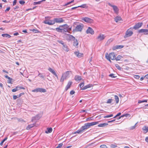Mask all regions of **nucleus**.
<instances>
[{"instance_id": "f257e3e1", "label": "nucleus", "mask_w": 148, "mask_h": 148, "mask_svg": "<svg viewBox=\"0 0 148 148\" xmlns=\"http://www.w3.org/2000/svg\"><path fill=\"white\" fill-rule=\"evenodd\" d=\"M99 122L98 121L92 122L91 123H87L85 124L84 126L81 127V128L84 132L85 130L88 129L91 126L97 124Z\"/></svg>"}, {"instance_id": "f03ea898", "label": "nucleus", "mask_w": 148, "mask_h": 148, "mask_svg": "<svg viewBox=\"0 0 148 148\" xmlns=\"http://www.w3.org/2000/svg\"><path fill=\"white\" fill-rule=\"evenodd\" d=\"M71 73V71H68L63 73L61 78L60 81L63 82L65 79L69 77V75Z\"/></svg>"}, {"instance_id": "7ed1b4c3", "label": "nucleus", "mask_w": 148, "mask_h": 148, "mask_svg": "<svg viewBox=\"0 0 148 148\" xmlns=\"http://www.w3.org/2000/svg\"><path fill=\"white\" fill-rule=\"evenodd\" d=\"M69 37L70 40L73 41V45L75 47L77 48L78 47V42L77 39H75L74 37L70 35L69 36Z\"/></svg>"}, {"instance_id": "20e7f679", "label": "nucleus", "mask_w": 148, "mask_h": 148, "mask_svg": "<svg viewBox=\"0 0 148 148\" xmlns=\"http://www.w3.org/2000/svg\"><path fill=\"white\" fill-rule=\"evenodd\" d=\"M105 57L106 59L111 62L110 59L112 60H114L115 59V56L114 53L112 52L110 53L109 55L107 53L106 54Z\"/></svg>"}, {"instance_id": "39448f33", "label": "nucleus", "mask_w": 148, "mask_h": 148, "mask_svg": "<svg viewBox=\"0 0 148 148\" xmlns=\"http://www.w3.org/2000/svg\"><path fill=\"white\" fill-rule=\"evenodd\" d=\"M84 27V25L82 24H80L77 25L75 27L74 31L75 32H81Z\"/></svg>"}, {"instance_id": "423d86ee", "label": "nucleus", "mask_w": 148, "mask_h": 148, "mask_svg": "<svg viewBox=\"0 0 148 148\" xmlns=\"http://www.w3.org/2000/svg\"><path fill=\"white\" fill-rule=\"evenodd\" d=\"M133 34L132 31L130 29H128L125 33V34L124 36L125 38L131 36Z\"/></svg>"}, {"instance_id": "0eeeda50", "label": "nucleus", "mask_w": 148, "mask_h": 148, "mask_svg": "<svg viewBox=\"0 0 148 148\" xmlns=\"http://www.w3.org/2000/svg\"><path fill=\"white\" fill-rule=\"evenodd\" d=\"M44 23L45 24H47L49 25H53L55 24L53 19V20H46L44 21Z\"/></svg>"}, {"instance_id": "6e6552de", "label": "nucleus", "mask_w": 148, "mask_h": 148, "mask_svg": "<svg viewBox=\"0 0 148 148\" xmlns=\"http://www.w3.org/2000/svg\"><path fill=\"white\" fill-rule=\"evenodd\" d=\"M53 20L54 21V23H61L63 22L64 21V20L62 18H54Z\"/></svg>"}, {"instance_id": "1a4fd4ad", "label": "nucleus", "mask_w": 148, "mask_h": 148, "mask_svg": "<svg viewBox=\"0 0 148 148\" xmlns=\"http://www.w3.org/2000/svg\"><path fill=\"white\" fill-rule=\"evenodd\" d=\"M82 20L86 22L89 23L93 22V20L92 19L88 17L83 18Z\"/></svg>"}, {"instance_id": "9d476101", "label": "nucleus", "mask_w": 148, "mask_h": 148, "mask_svg": "<svg viewBox=\"0 0 148 148\" xmlns=\"http://www.w3.org/2000/svg\"><path fill=\"white\" fill-rule=\"evenodd\" d=\"M106 37V36L105 35L100 34L97 36V39L99 41H102L104 40Z\"/></svg>"}, {"instance_id": "9b49d317", "label": "nucleus", "mask_w": 148, "mask_h": 148, "mask_svg": "<svg viewBox=\"0 0 148 148\" xmlns=\"http://www.w3.org/2000/svg\"><path fill=\"white\" fill-rule=\"evenodd\" d=\"M139 33H144V34L145 35H148V29H140L138 31Z\"/></svg>"}, {"instance_id": "f8f14e48", "label": "nucleus", "mask_w": 148, "mask_h": 148, "mask_svg": "<svg viewBox=\"0 0 148 148\" xmlns=\"http://www.w3.org/2000/svg\"><path fill=\"white\" fill-rule=\"evenodd\" d=\"M86 33L87 34H90L92 35L94 34V32L91 28L89 27L86 31Z\"/></svg>"}, {"instance_id": "ddd939ff", "label": "nucleus", "mask_w": 148, "mask_h": 148, "mask_svg": "<svg viewBox=\"0 0 148 148\" xmlns=\"http://www.w3.org/2000/svg\"><path fill=\"white\" fill-rule=\"evenodd\" d=\"M67 26V25L66 24L62 26H60L58 28H56V31L59 32H63V28L62 27H63V26Z\"/></svg>"}, {"instance_id": "4468645a", "label": "nucleus", "mask_w": 148, "mask_h": 148, "mask_svg": "<svg viewBox=\"0 0 148 148\" xmlns=\"http://www.w3.org/2000/svg\"><path fill=\"white\" fill-rule=\"evenodd\" d=\"M109 5L110 6L112 7L113 9L114 10V12L116 13H118L119 10L118 9V8L116 6L112 5L110 3H109Z\"/></svg>"}, {"instance_id": "2eb2a0df", "label": "nucleus", "mask_w": 148, "mask_h": 148, "mask_svg": "<svg viewBox=\"0 0 148 148\" xmlns=\"http://www.w3.org/2000/svg\"><path fill=\"white\" fill-rule=\"evenodd\" d=\"M142 24L143 23H138L134 26L133 29H137L140 28L142 26Z\"/></svg>"}, {"instance_id": "dca6fc26", "label": "nucleus", "mask_w": 148, "mask_h": 148, "mask_svg": "<svg viewBox=\"0 0 148 148\" xmlns=\"http://www.w3.org/2000/svg\"><path fill=\"white\" fill-rule=\"evenodd\" d=\"M124 46L122 45H118L114 46L113 47V50H115L116 49H121L123 48Z\"/></svg>"}, {"instance_id": "f3484780", "label": "nucleus", "mask_w": 148, "mask_h": 148, "mask_svg": "<svg viewBox=\"0 0 148 148\" xmlns=\"http://www.w3.org/2000/svg\"><path fill=\"white\" fill-rule=\"evenodd\" d=\"M75 54L77 56L78 58H81L82 57L83 55V53H80L78 51H76L74 52Z\"/></svg>"}, {"instance_id": "a211bd4d", "label": "nucleus", "mask_w": 148, "mask_h": 148, "mask_svg": "<svg viewBox=\"0 0 148 148\" xmlns=\"http://www.w3.org/2000/svg\"><path fill=\"white\" fill-rule=\"evenodd\" d=\"M72 82H69L67 84V86H66V88H65V90H68L69 88H70L71 87V86L72 84Z\"/></svg>"}, {"instance_id": "6ab92c4d", "label": "nucleus", "mask_w": 148, "mask_h": 148, "mask_svg": "<svg viewBox=\"0 0 148 148\" xmlns=\"http://www.w3.org/2000/svg\"><path fill=\"white\" fill-rule=\"evenodd\" d=\"M62 48L64 51L66 52H68L69 51V48L68 46L65 44L63 45Z\"/></svg>"}, {"instance_id": "aec40b11", "label": "nucleus", "mask_w": 148, "mask_h": 148, "mask_svg": "<svg viewBox=\"0 0 148 148\" xmlns=\"http://www.w3.org/2000/svg\"><path fill=\"white\" fill-rule=\"evenodd\" d=\"M114 20L116 22H117L119 21H120L122 20V18L121 17L118 16L115 17L114 18Z\"/></svg>"}, {"instance_id": "412c9836", "label": "nucleus", "mask_w": 148, "mask_h": 148, "mask_svg": "<svg viewBox=\"0 0 148 148\" xmlns=\"http://www.w3.org/2000/svg\"><path fill=\"white\" fill-rule=\"evenodd\" d=\"M46 90L42 88H38V92H46Z\"/></svg>"}, {"instance_id": "4be33fe9", "label": "nucleus", "mask_w": 148, "mask_h": 148, "mask_svg": "<svg viewBox=\"0 0 148 148\" xmlns=\"http://www.w3.org/2000/svg\"><path fill=\"white\" fill-rule=\"evenodd\" d=\"M52 131V129L51 127L47 128V130L45 131V133L46 134L51 133Z\"/></svg>"}, {"instance_id": "5701e85b", "label": "nucleus", "mask_w": 148, "mask_h": 148, "mask_svg": "<svg viewBox=\"0 0 148 148\" xmlns=\"http://www.w3.org/2000/svg\"><path fill=\"white\" fill-rule=\"evenodd\" d=\"M83 132H83V130H82V128L81 127L80 129H79L78 130L75 132L73 134H75L76 133H78L79 134H81L82 133H83Z\"/></svg>"}, {"instance_id": "b1692460", "label": "nucleus", "mask_w": 148, "mask_h": 148, "mask_svg": "<svg viewBox=\"0 0 148 148\" xmlns=\"http://www.w3.org/2000/svg\"><path fill=\"white\" fill-rule=\"evenodd\" d=\"M75 79L76 81H78L82 79V78L79 75H76L75 77Z\"/></svg>"}, {"instance_id": "393cba45", "label": "nucleus", "mask_w": 148, "mask_h": 148, "mask_svg": "<svg viewBox=\"0 0 148 148\" xmlns=\"http://www.w3.org/2000/svg\"><path fill=\"white\" fill-rule=\"evenodd\" d=\"M91 86H92V85L90 84H88V85H86V86H85L84 87H83L82 88V89L83 90H85V89H87V88H90Z\"/></svg>"}, {"instance_id": "a878e982", "label": "nucleus", "mask_w": 148, "mask_h": 148, "mask_svg": "<svg viewBox=\"0 0 148 148\" xmlns=\"http://www.w3.org/2000/svg\"><path fill=\"white\" fill-rule=\"evenodd\" d=\"M108 124V123H100L98 125V126L99 127H103L107 126Z\"/></svg>"}, {"instance_id": "bb28decb", "label": "nucleus", "mask_w": 148, "mask_h": 148, "mask_svg": "<svg viewBox=\"0 0 148 148\" xmlns=\"http://www.w3.org/2000/svg\"><path fill=\"white\" fill-rule=\"evenodd\" d=\"M142 129L143 130L145 131V132L146 133L148 131V127L144 126L142 128Z\"/></svg>"}, {"instance_id": "cd10ccee", "label": "nucleus", "mask_w": 148, "mask_h": 148, "mask_svg": "<svg viewBox=\"0 0 148 148\" xmlns=\"http://www.w3.org/2000/svg\"><path fill=\"white\" fill-rule=\"evenodd\" d=\"M48 70L53 75H54L56 73L55 71L51 68H49L48 69Z\"/></svg>"}, {"instance_id": "c85d7f7f", "label": "nucleus", "mask_w": 148, "mask_h": 148, "mask_svg": "<svg viewBox=\"0 0 148 148\" xmlns=\"http://www.w3.org/2000/svg\"><path fill=\"white\" fill-rule=\"evenodd\" d=\"M1 35L4 37L10 38L11 37V36L7 34H3Z\"/></svg>"}, {"instance_id": "c756f323", "label": "nucleus", "mask_w": 148, "mask_h": 148, "mask_svg": "<svg viewBox=\"0 0 148 148\" xmlns=\"http://www.w3.org/2000/svg\"><path fill=\"white\" fill-rule=\"evenodd\" d=\"M68 27V26H63V27H62V28H63V32H66L67 31V28Z\"/></svg>"}, {"instance_id": "7c9ffc66", "label": "nucleus", "mask_w": 148, "mask_h": 148, "mask_svg": "<svg viewBox=\"0 0 148 148\" xmlns=\"http://www.w3.org/2000/svg\"><path fill=\"white\" fill-rule=\"evenodd\" d=\"M113 39L112 38H110L108 40L107 42L106 43V45H108L110 42L112 41Z\"/></svg>"}, {"instance_id": "2f4dec72", "label": "nucleus", "mask_w": 148, "mask_h": 148, "mask_svg": "<svg viewBox=\"0 0 148 148\" xmlns=\"http://www.w3.org/2000/svg\"><path fill=\"white\" fill-rule=\"evenodd\" d=\"M34 124H32L31 125H29L27 127V130H29L31 128L34 127Z\"/></svg>"}, {"instance_id": "473e14b6", "label": "nucleus", "mask_w": 148, "mask_h": 148, "mask_svg": "<svg viewBox=\"0 0 148 148\" xmlns=\"http://www.w3.org/2000/svg\"><path fill=\"white\" fill-rule=\"evenodd\" d=\"M38 76L41 78L43 79V80L45 79L44 78L45 77V75H43V74L39 73L38 75Z\"/></svg>"}, {"instance_id": "72a5a7b5", "label": "nucleus", "mask_w": 148, "mask_h": 148, "mask_svg": "<svg viewBox=\"0 0 148 148\" xmlns=\"http://www.w3.org/2000/svg\"><path fill=\"white\" fill-rule=\"evenodd\" d=\"M78 7L82 8H87V6L86 4H82L80 6H78Z\"/></svg>"}, {"instance_id": "f704fd0d", "label": "nucleus", "mask_w": 148, "mask_h": 148, "mask_svg": "<svg viewBox=\"0 0 148 148\" xmlns=\"http://www.w3.org/2000/svg\"><path fill=\"white\" fill-rule=\"evenodd\" d=\"M114 98L116 102V103H118L119 102V98L118 97L117 95H115Z\"/></svg>"}, {"instance_id": "c9c22d12", "label": "nucleus", "mask_w": 148, "mask_h": 148, "mask_svg": "<svg viewBox=\"0 0 148 148\" xmlns=\"http://www.w3.org/2000/svg\"><path fill=\"white\" fill-rule=\"evenodd\" d=\"M123 57L121 56L120 55H119L117 56V58H115V60H116V61L119 60H120Z\"/></svg>"}, {"instance_id": "e433bc0d", "label": "nucleus", "mask_w": 148, "mask_h": 148, "mask_svg": "<svg viewBox=\"0 0 148 148\" xmlns=\"http://www.w3.org/2000/svg\"><path fill=\"white\" fill-rule=\"evenodd\" d=\"M18 90H19V89H18V86H17L16 87H15V88L12 89V91L13 92H14Z\"/></svg>"}, {"instance_id": "4c0bfd02", "label": "nucleus", "mask_w": 148, "mask_h": 148, "mask_svg": "<svg viewBox=\"0 0 148 148\" xmlns=\"http://www.w3.org/2000/svg\"><path fill=\"white\" fill-rule=\"evenodd\" d=\"M130 115V114H125L122 115L121 116L119 117V118L118 119H120L121 117H123L124 116H125L126 117H127V116L128 115Z\"/></svg>"}, {"instance_id": "58836bf2", "label": "nucleus", "mask_w": 148, "mask_h": 148, "mask_svg": "<svg viewBox=\"0 0 148 148\" xmlns=\"http://www.w3.org/2000/svg\"><path fill=\"white\" fill-rule=\"evenodd\" d=\"M7 137H6L4 139H3V140L2 141V142L0 143V145L2 146L3 145L4 142L5 141V140H7Z\"/></svg>"}, {"instance_id": "ea45409f", "label": "nucleus", "mask_w": 148, "mask_h": 148, "mask_svg": "<svg viewBox=\"0 0 148 148\" xmlns=\"http://www.w3.org/2000/svg\"><path fill=\"white\" fill-rule=\"evenodd\" d=\"M113 101V99H109L107 102H106V103H112V102Z\"/></svg>"}, {"instance_id": "a19ab883", "label": "nucleus", "mask_w": 148, "mask_h": 148, "mask_svg": "<svg viewBox=\"0 0 148 148\" xmlns=\"http://www.w3.org/2000/svg\"><path fill=\"white\" fill-rule=\"evenodd\" d=\"M43 114V112H42L40 114H38V119H40L42 116Z\"/></svg>"}, {"instance_id": "79ce46f5", "label": "nucleus", "mask_w": 148, "mask_h": 148, "mask_svg": "<svg viewBox=\"0 0 148 148\" xmlns=\"http://www.w3.org/2000/svg\"><path fill=\"white\" fill-rule=\"evenodd\" d=\"M137 123H136L134 126L130 127V130H133L134 129L136 128V125L137 124Z\"/></svg>"}, {"instance_id": "37998d69", "label": "nucleus", "mask_w": 148, "mask_h": 148, "mask_svg": "<svg viewBox=\"0 0 148 148\" xmlns=\"http://www.w3.org/2000/svg\"><path fill=\"white\" fill-rule=\"evenodd\" d=\"M110 146L111 148H115L117 147L116 145L113 144H111Z\"/></svg>"}, {"instance_id": "c03bdc74", "label": "nucleus", "mask_w": 148, "mask_h": 148, "mask_svg": "<svg viewBox=\"0 0 148 148\" xmlns=\"http://www.w3.org/2000/svg\"><path fill=\"white\" fill-rule=\"evenodd\" d=\"M116 67L119 70H121V67L117 64H115Z\"/></svg>"}, {"instance_id": "a18cd8bd", "label": "nucleus", "mask_w": 148, "mask_h": 148, "mask_svg": "<svg viewBox=\"0 0 148 148\" xmlns=\"http://www.w3.org/2000/svg\"><path fill=\"white\" fill-rule=\"evenodd\" d=\"M109 76L111 77L112 78H114L116 77V76H114V74L112 73L110 74Z\"/></svg>"}, {"instance_id": "49530a36", "label": "nucleus", "mask_w": 148, "mask_h": 148, "mask_svg": "<svg viewBox=\"0 0 148 148\" xmlns=\"http://www.w3.org/2000/svg\"><path fill=\"white\" fill-rule=\"evenodd\" d=\"M63 145V144L62 143H61L60 144H59L58 146L56 148H61V147Z\"/></svg>"}, {"instance_id": "de8ad7c7", "label": "nucleus", "mask_w": 148, "mask_h": 148, "mask_svg": "<svg viewBox=\"0 0 148 148\" xmlns=\"http://www.w3.org/2000/svg\"><path fill=\"white\" fill-rule=\"evenodd\" d=\"M19 3L20 4L23 5L25 3V2L24 1L21 0L19 1Z\"/></svg>"}, {"instance_id": "09e8293b", "label": "nucleus", "mask_w": 148, "mask_h": 148, "mask_svg": "<svg viewBox=\"0 0 148 148\" xmlns=\"http://www.w3.org/2000/svg\"><path fill=\"white\" fill-rule=\"evenodd\" d=\"M57 42L60 43L61 44H62L63 46L64 45V42H63L62 41V40H57Z\"/></svg>"}, {"instance_id": "8fccbe9b", "label": "nucleus", "mask_w": 148, "mask_h": 148, "mask_svg": "<svg viewBox=\"0 0 148 148\" xmlns=\"http://www.w3.org/2000/svg\"><path fill=\"white\" fill-rule=\"evenodd\" d=\"M84 85V82H82L79 84V87L81 88H82Z\"/></svg>"}, {"instance_id": "3c124183", "label": "nucleus", "mask_w": 148, "mask_h": 148, "mask_svg": "<svg viewBox=\"0 0 148 148\" xmlns=\"http://www.w3.org/2000/svg\"><path fill=\"white\" fill-rule=\"evenodd\" d=\"M101 148H107V147L106 145H101L100 146Z\"/></svg>"}, {"instance_id": "603ef678", "label": "nucleus", "mask_w": 148, "mask_h": 148, "mask_svg": "<svg viewBox=\"0 0 148 148\" xmlns=\"http://www.w3.org/2000/svg\"><path fill=\"white\" fill-rule=\"evenodd\" d=\"M45 1V0H42L40 1H38V4H40L42 3L43 2H44Z\"/></svg>"}, {"instance_id": "864d4df0", "label": "nucleus", "mask_w": 148, "mask_h": 148, "mask_svg": "<svg viewBox=\"0 0 148 148\" xmlns=\"http://www.w3.org/2000/svg\"><path fill=\"white\" fill-rule=\"evenodd\" d=\"M19 90L21 89H25V88L23 86H18Z\"/></svg>"}, {"instance_id": "5fc2aeb1", "label": "nucleus", "mask_w": 148, "mask_h": 148, "mask_svg": "<svg viewBox=\"0 0 148 148\" xmlns=\"http://www.w3.org/2000/svg\"><path fill=\"white\" fill-rule=\"evenodd\" d=\"M134 77L136 79H138L140 77V76L138 75H135L134 76Z\"/></svg>"}, {"instance_id": "6e6d98bb", "label": "nucleus", "mask_w": 148, "mask_h": 148, "mask_svg": "<svg viewBox=\"0 0 148 148\" xmlns=\"http://www.w3.org/2000/svg\"><path fill=\"white\" fill-rule=\"evenodd\" d=\"M75 93V92L73 90H71L70 92V94L71 95H73V94H74Z\"/></svg>"}, {"instance_id": "4d7b16f0", "label": "nucleus", "mask_w": 148, "mask_h": 148, "mask_svg": "<svg viewBox=\"0 0 148 148\" xmlns=\"http://www.w3.org/2000/svg\"><path fill=\"white\" fill-rule=\"evenodd\" d=\"M18 119V121L19 122H22V121H24L23 120V119L21 118L18 119Z\"/></svg>"}, {"instance_id": "13d9d810", "label": "nucleus", "mask_w": 148, "mask_h": 148, "mask_svg": "<svg viewBox=\"0 0 148 148\" xmlns=\"http://www.w3.org/2000/svg\"><path fill=\"white\" fill-rule=\"evenodd\" d=\"M10 8L9 7H8L6 9V10H5V12H7V11H9L10 10Z\"/></svg>"}, {"instance_id": "bf43d9fd", "label": "nucleus", "mask_w": 148, "mask_h": 148, "mask_svg": "<svg viewBox=\"0 0 148 148\" xmlns=\"http://www.w3.org/2000/svg\"><path fill=\"white\" fill-rule=\"evenodd\" d=\"M71 4L70 2H69L68 3H65L64 5V6H66L70 4Z\"/></svg>"}, {"instance_id": "052dcab7", "label": "nucleus", "mask_w": 148, "mask_h": 148, "mask_svg": "<svg viewBox=\"0 0 148 148\" xmlns=\"http://www.w3.org/2000/svg\"><path fill=\"white\" fill-rule=\"evenodd\" d=\"M18 97L16 95H14L13 96V98L14 100L16 99Z\"/></svg>"}, {"instance_id": "680f3d73", "label": "nucleus", "mask_w": 148, "mask_h": 148, "mask_svg": "<svg viewBox=\"0 0 148 148\" xmlns=\"http://www.w3.org/2000/svg\"><path fill=\"white\" fill-rule=\"evenodd\" d=\"M5 76L6 78L8 79H10V78L7 75H5Z\"/></svg>"}, {"instance_id": "e2e57ef3", "label": "nucleus", "mask_w": 148, "mask_h": 148, "mask_svg": "<svg viewBox=\"0 0 148 148\" xmlns=\"http://www.w3.org/2000/svg\"><path fill=\"white\" fill-rule=\"evenodd\" d=\"M10 22V21H3V22L6 23H8Z\"/></svg>"}, {"instance_id": "0e129e2a", "label": "nucleus", "mask_w": 148, "mask_h": 148, "mask_svg": "<svg viewBox=\"0 0 148 148\" xmlns=\"http://www.w3.org/2000/svg\"><path fill=\"white\" fill-rule=\"evenodd\" d=\"M115 121V119H113V120H111V121H108V123H110V122H114V121Z\"/></svg>"}, {"instance_id": "69168bd1", "label": "nucleus", "mask_w": 148, "mask_h": 148, "mask_svg": "<svg viewBox=\"0 0 148 148\" xmlns=\"http://www.w3.org/2000/svg\"><path fill=\"white\" fill-rule=\"evenodd\" d=\"M12 79H11V78H10V79L8 80V82L9 83H11V82H12Z\"/></svg>"}, {"instance_id": "338daca9", "label": "nucleus", "mask_w": 148, "mask_h": 148, "mask_svg": "<svg viewBox=\"0 0 148 148\" xmlns=\"http://www.w3.org/2000/svg\"><path fill=\"white\" fill-rule=\"evenodd\" d=\"M13 34L14 36H17L19 35L18 33L17 32L14 33Z\"/></svg>"}, {"instance_id": "774afa93", "label": "nucleus", "mask_w": 148, "mask_h": 148, "mask_svg": "<svg viewBox=\"0 0 148 148\" xmlns=\"http://www.w3.org/2000/svg\"><path fill=\"white\" fill-rule=\"evenodd\" d=\"M145 140L146 142L148 143V137H146V138H145Z\"/></svg>"}]
</instances>
